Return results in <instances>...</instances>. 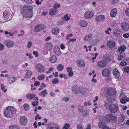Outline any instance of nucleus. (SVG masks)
<instances>
[{"instance_id":"1","label":"nucleus","mask_w":129,"mask_h":129,"mask_svg":"<svg viewBox=\"0 0 129 129\" xmlns=\"http://www.w3.org/2000/svg\"><path fill=\"white\" fill-rule=\"evenodd\" d=\"M32 8L31 6H25L24 7L23 16L24 18H29L32 16Z\"/></svg>"},{"instance_id":"2","label":"nucleus","mask_w":129,"mask_h":129,"mask_svg":"<svg viewBox=\"0 0 129 129\" xmlns=\"http://www.w3.org/2000/svg\"><path fill=\"white\" fill-rule=\"evenodd\" d=\"M15 113L14 109L13 107H8L5 110L4 114L7 117H12Z\"/></svg>"},{"instance_id":"3","label":"nucleus","mask_w":129,"mask_h":129,"mask_svg":"<svg viewBox=\"0 0 129 129\" xmlns=\"http://www.w3.org/2000/svg\"><path fill=\"white\" fill-rule=\"evenodd\" d=\"M109 110L112 113H116L119 110V107L116 104H111L109 105Z\"/></svg>"},{"instance_id":"4","label":"nucleus","mask_w":129,"mask_h":129,"mask_svg":"<svg viewBox=\"0 0 129 129\" xmlns=\"http://www.w3.org/2000/svg\"><path fill=\"white\" fill-rule=\"evenodd\" d=\"M105 119L108 121H110L113 123L117 121V118L111 114H107Z\"/></svg>"},{"instance_id":"5","label":"nucleus","mask_w":129,"mask_h":129,"mask_svg":"<svg viewBox=\"0 0 129 129\" xmlns=\"http://www.w3.org/2000/svg\"><path fill=\"white\" fill-rule=\"evenodd\" d=\"M20 120L21 125H22L25 126L27 124L28 120L26 117L23 116L20 117Z\"/></svg>"},{"instance_id":"6","label":"nucleus","mask_w":129,"mask_h":129,"mask_svg":"<svg viewBox=\"0 0 129 129\" xmlns=\"http://www.w3.org/2000/svg\"><path fill=\"white\" fill-rule=\"evenodd\" d=\"M36 67L38 71L40 73H43L45 70L44 67L41 64H38L36 65Z\"/></svg>"},{"instance_id":"7","label":"nucleus","mask_w":129,"mask_h":129,"mask_svg":"<svg viewBox=\"0 0 129 129\" xmlns=\"http://www.w3.org/2000/svg\"><path fill=\"white\" fill-rule=\"evenodd\" d=\"M4 43L5 44H6V45L8 47L11 48L14 46V42L12 41L6 40L4 41Z\"/></svg>"},{"instance_id":"8","label":"nucleus","mask_w":129,"mask_h":129,"mask_svg":"<svg viewBox=\"0 0 129 129\" xmlns=\"http://www.w3.org/2000/svg\"><path fill=\"white\" fill-rule=\"evenodd\" d=\"M121 26L123 31L127 30L129 29V25L128 23L124 22L121 23Z\"/></svg>"},{"instance_id":"9","label":"nucleus","mask_w":129,"mask_h":129,"mask_svg":"<svg viewBox=\"0 0 129 129\" xmlns=\"http://www.w3.org/2000/svg\"><path fill=\"white\" fill-rule=\"evenodd\" d=\"M85 17L87 18H90L93 17V14L91 11H87L84 14Z\"/></svg>"},{"instance_id":"10","label":"nucleus","mask_w":129,"mask_h":129,"mask_svg":"<svg viewBox=\"0 0 129 129\" xmlns=\"http://www.w3.org/2000/svg\"><path fill=\"white\" fill-rule=\"evenodd\" d=\"M59 126L54 123H50L48 127V129H59Z\"/></svg>"},{"instance_id":"11","label":"nucleus","mask_w":129,"mask_h":129,"mask_svg":"<svg viewBox=\"0 0 129 129\" xmlns=\"http://www.w3.org/2000/svg\"><path fill=\"white\" fill-rule=\"evenodd\" d=\"M44 27V25L42 24H40L37 25L35 29V31L38 32L41 30L43 29Z\"/></svg>"},{"instance_id":"12","label":"nucleus","mask_w":129,"mask_h":129,"mask_svg":"<svg viewBox=\"0 0 129 129\" xmlns=\"http://www.w3.org/2000/svg\"><path fill=\"white\" fill-rule=\"evenodd\" d=\"M97 64L99 67L104 68L106 66V63L104 60H101L98 62Z\"/></svg>"},{"instance_id":"13","label":"nucleus","mask_w":129,"mask_h":129,"mask_svg":"<svg viewBox=\"0 0 129 129\" xmlns=\"http://www.w3.org/2000/svg\"><path fill=\"white\" fill-rule=\"evenodd\" d=\"M113 74L115 78L118 79L120 77V74L119 72L117 69H115L113 70Z\"/></svg>"},{"instance_id":"14","label":"nucleus","mask_w":129,"mask_h":129,"mask_svg":"<svg viewBox=\"0 0 129 129\" xmlns=\"http://www.w3.org/2000/svg\"><path fill=\"white\" fill-rule=\"evenodd\" d=\"M113 74L115 78L118 79L120 77V74L119 72L117 69H115L113 70Z\"/></svg>"},{"instance_id":"15","label":"nucleus","mask_w":129,"mask_h":129,"mask_svg":"<svg viewBox=\"0 0 129 129\" xmlns=\"http://www.w3.org/2000/svg\"><path fill=\"white\" fill-rule=\"evenodd\" d=\"M107 45L109 48H112L115 46V42L113 41H110L107 42Z\"/></svg>"},{"instance_id":"16","label":"nucleus","mask_w":129,"mask_h":129,"mask_svg":"<svg viewBox=\"0 0 129 129\" xmlns=\"http://www.w3.org/2000/svg\"><path fill=\"white\" fill-rule=\"evenodd\" d=\"M77 63L78 66L80 67H82L85 64L83 60L80 59L77 60Z\"/></svg>"},{"instance_id":"17","label":"nucleus","mask_w":129,"mask_h":129,"mask_svg":"<svg viewBox=\"0 0 129 129\" xmlns=\"http://www.w3.org/2000/svg\"><path fill=\"white\" fill-rule=\"evenodd\" d=\"M117 9L116 8L113 9L110 12V15L112 17H115L117 11Z\"/></svg>"},{"instance_id":"18","label":"nucleus","mask_w":129,"mask_h":129,"mask_svg":"<svg viewBox=\"0 0 129 129\" xmlns=\"http://www.w3.org/2000/svg\"><path fill=\"white\" fill-rule=\"evenodd\" d=\"M102 75L104 76H107L109 75L110 71L108 69H103L102 71Z\"/></svg>"},{"instance_id":"19","label":"nucleus","mask_w":129,"mask_h":129,"mask_svg":"<svg viewBox=\"0 0 129 129\" xmlns=\"http://www.w3.org/2000/svg\"><path fill=\"white\" fill-rule=\"evenodd\" d=\"M105 18V17L103 15H101L97 16L96 18V20L97 21H103L104 20Z\"/></svg>"},{"instance_id":"20","label":"nucleus","mask_w":129,"mask_h":129,"mask_svg":"<svg viewBox=\"0 0 129 129\" xmlns=\"http://www.w3.org/2000/svg\"><path fill=\"white\" fill-rule=\"evenodd\" d=\"M87 22L85 20H82L79 22V24L81 26L85 27L87 24Z\"/></svg>"},{"instance_id":"21","label":"nucleus","mask_w":129,"mask_h":129,"mask_svg":"<svg viewBox=\"0 0 129 129\" xmlns=\"http://www.w3.org/2000/svg\"><path fill=\"white\" fill-rule=\"evenodd\" d=\"M113 34L116 36H118L120 35L121 30L118 28H115L113 30Z\"/></svg>"},{"instance_id":"22","label":"nucleus","mask_w":129,"mask_h":129,"mask_svg":"<svg viewBox=\"0 0 129 129\" xmlns=\"http://www.w3.org/2000/svg\"><path fill=\"white\" fill-rule=\"evenodd\" d=\"M57 13V11L55 9L53 8L50 10V14L51 15H55Z\"/></svg>"},{"instance_id":"23","label":"nucleus","mask_w":129,"mask_h":129,"mask_svg":"<svg viewBox=\"0 0 129 129\" xmlns=\"http://www.w3.org/2000/svg\"><path fill=\"white\" fill-rule=\"evenodd\" d=\"M32 74V73L31 71L29 70L25 74L24 77L26 78H28L30 77Z\"/></svg>"},{"instance_id":"24","label":"nucleus","mask_w":129,"mask_h":129,"mask_svg":"<svg viewBox=\"0 0 129 129\" xmlns=\"http://www.w3.org/2000/svg\"><path fill=\"white\" fill-rule=\"evenodd\" d=\"M126 49V48L124 45L118 48L117 51L118 52L120 51L124 52Z\"/></svg>"},{"instance_id":"25","label":"nucleus","mask_w":129,"mask_h":129,"mask_svg":"<svg viewBox=\"0 0 129 129\" xmlns=\"http://www.w3.org/2000/svg\"><path fill=\"white\" fill-rule=\"evenodd\" d=\"M36 95L34 94H28L26 96V97L28 98L30 100L34 98H36Z\"/></svg>"},{"instance_id":"26","label":"nucleus","mask_w":129,"mask_h":129,"mask_svg":"<svg viewBox=\"0 0 129 129\" xmlns=\"http://www.w3.org/2000/svg\"><path fill=\"white\" fill-rule=\"evenodd\" d=\"M106 125L105 123L103 122H100L98 124V126L99 127L102 128V129L105 127Z\"/></svg>"},{"instance_id":"27","label":"nucleus","mask_w":129,"mask_h":129,"mask_svg":"<svg viewBox=\"0 0 129 129\" xmlns=\"http://www.w3.org/2000/svg\"><path fill=\"white\" fill-rule=\"evenodd\" d=\"M59 29L57 28H54L52 30V33L53 34L56 35L58 33Z\"/></svg>"},{"instance_id":"28","label":"nucleus","mask_w":129,"mask_h":129,"mask_svg":"<svg viewBox=\"0 0 129 129\" xmlns=\"http://www.w3.org/2000/svg\"><path fill=\"white\" fill-rule=\"evenodd\" d=\"M92 38V35L90 34L85 36L84 38V40L86 41H89Z\"/></svg>"},{"instance_id":"29","label":"nucleus","mask_w":129,"mask_h":129,"mask_svg":"<svg viewBox=\"0 0 129 129\" xmlns=\"http://www.w3.org/2000/svg\"><path fill=\"white\" fill-rule=\"evenodd\" d=\"M104 58L106 60L110 61V56L108 54H105L104 56Z\"/></svg>"},{"instance_id":"30","label":"nucleus","mask_w":129,"mask_h":129,"mask_svg":"<svg viewBox=\"0 0 129 129\" xmlns=\"http://www.w3.org/2000/svg\"><path fill=\"white\" fill-rule=\"evenodd\" d=\"M73 91L75 93H77L80 89L77 86H74L72 88Z\"/></svg>"},{"instance_id":"31","label":"nucleus","mask_w":129,"mask_h":129,"mask_svg":"<svg viewBox=\"0 0 129 129\" xmlns=\"http://www.w3.org/2000/svg\"><path fill=\"white\" fill-rule=\"evenodd\" d=\"M46 48L47 49L49 50V51H51V49H52L51 44L49 43H47L46 45Z\"/></svg>"},{"instance_id":"32","label":"nucleus","mask_w":129,"mask_h":129,"mask_svg":"<svg viewBox=\"0 0 129 129\" xmlns=\"http://www.w3.org/2000/svg\"><path fill=\"white\" fill-rule=\"evenodd\" d=\"M56 58L55 56L53 55L51 57L50 61L52 63H54L56 61Z\"/></svg>"},{"instance_id":"33","label":"nucleus","mask_w":129,"mask_h":129,"mask_svg":"<svg viewBox=\"0 0 129 129\" xmlns=\"http://www.w3.org/2000/svg\"><path fill=\"white\" fill-rule=\"evenodd\" d=\"M125 118V117L123 115L121 114L118 118V120L119 121L122 122L124 120Z\"/></svg>"},{"instance_id":"34","label":"nucleus","mask_w":129,"mask_h":129,"mask_svg":"<svg viewBox=\"0 0 129 129\" xmlns=\"http://www.w3.org/2000/svg\"><path fill=\"white\" fill-rule=\"evenodd\" d=\"M10 14L7 11H5L3 12V17L4 18H6L10 16Z\"/></svg>"},{"instance_id":"35","label":"nucleus","mask_w":129,"mask_h":129,"mask_svg":"<svg viewBox=\"0 0 129 129\" xmlns=\"http://www.w3.org/2000/svg\"><path fill=\"white\" fill-rule=\"evenodd\" d=\"M124 55V53L123 52H121L118 56V59L119 60H121L122 59Z\"/></svg>"},{"instance_id":"36","label":"nucleus","mask_w":129,"mask_h":129,"mask_svg":"<svg viewBox=\"0 0 129 129\" xmlns=\"http://www.w3.org/2000/svg\"><path fill=\"white\" fill-rule=\"evenodd\" d=\"M127 97L126 96L120 100L122 104L125 103L127 102Z\"/></svg>"},{"instance_id":"37","label":"nucleus","mask_w":129,"mask_h":129,"mask_svg":"<svg viewBox=\"0 0 129 129\" xmlns=\"http://www.w3.org/2000/svg\"><path fill=\"white\" fill-rule=\"evenodd\" d=\"M63 66L61 64H59L57 66V68L59 71H62L63 69Z\"/></svg>"},{"instance_id":"38","label":"nucleus","mask_w":129,"mask_h":129,"mask_svg":"<svg viewBox=\"0 0 129 129\" xmlns=\"http://www.w3.org/2000/svg\"><path fill=\"white\" fill-rule=\"evenodd\" d=\"M69 14H67L64 16V17L63 18V19L64 20H65L66 21H68L70 19V18L68 16Z\"/></svg>"},{"instance_id":"39","label":"nucleus","mask_w":129,"mask_h":129,"mask_svg":"<svg viewBox=\"0 0 129 129\" xmlns=\"http://www.w3.org/2000/svg\"><path fill=\"white\" fill-rule=\"evenodd\" d=\"M9 128L10 129H19V126L16 125L10 126Z\"/></svg>"},{"instance_id":"40","label":"nucleus","mask_w":129,"mask_h":129,"mask_svg":"<svg viewBox=\"0 0 129 129\" xmlns=\"http://www.w3.org/2000/svg\"><path fill=\"white\" fill-rule=\"evenodd\" d=\"M59 80L57 78H55L53 79L52 81V83L54 84H57L59 83Z\"/></svg>"},{"instance_id":"41","label":"nucleus","mask_w":129,"mask_h":129,"mask_svg":"<svg viewBox=\"0 0 129 129\" xmlns=\"http://www.w3.org/2000/svg\"><path fill=\"white\" fill-rule=\"evenodd\" d=\"M47 94V93L46 89H45L44 90L42 91L41 93L40 94V95H41L42 94L43 95V97L45 96V94Z\"/></svg>"},{"instance_id":"42","label":"nucleus","mask_w":129,"mask_h":129,"mask_svg":"<svg viewBox=\"0 0 129 129\" xmlns=\"http://www.w3.org/2000/svg\"><path fill=\"white\" fill-rule=\"evenodd\" d=\"M45 77V76L44 75H41L39 76L38 77V80H42L44 79Z\"/></svg>"},{"instance_id":"43","label":"nucleus","mask_w":129,"mask_h":129,"mask_svg":"<svg viewBox=\"0 0 129 129\" xmlns=\"http://www.w3.org/2000/svg\"><path fill=\"white\" fill-rule=\"evenodd\" d=\"M86 90L84 88L81 89L80 90L81 93L83 94H85L86 93Z\"/></svg>"},{"instance_id":"44","label":"nucleus","mask_w":129,"mask_h":129,"mask_svg":"<svg viewBox=\"0 0 129 129\" xmlns=\"http://www.w3.org/2000/svg\"><path fill=\"white\" fill-rule=\"evenodd\" d=\"M60 6V5L57 3L55 4L54 6V9H55L56 10H57V9L59 8Z\"/></svg>"},{"instance_id":"45","label":"nucleus","mask_w":129,"mask_h":129,"mask_svg":"<svg viewBox=\"0 0 129 129\" xmlns=\"http://www.w3.org/2000/svg\"><path fill=\"white\" fill-rule=\"evenodd\" d=\"M24 107L25 110L26 111L28 110L29 108V106L26 104H24Z\"/></svg>"},{"instance_id":"46","label":"nucleus","mask_w":129,"mask_h":129,"mask_svg":"<svg viewBox=\"0 0 129 129\" xmlns=\"http://www.w3.org/2000/svg\"><path fill=\"white\" fill-rule=\"evenodd\" d=\"M106 76V80L107 81H109L111 80V78L109 75H107V76Z\"/></svg>"},{"instance_id":"47","label":"nucleus","mask_w":129,"mask_h":129,"mask_svg":"<svg viewBox=\"0 0 129 129\" xmlns=\"http://www.w3.org/2000/svg\"><path fill=\"white\" fill-rule=\"evenodd\" d=\"M114 92L113 90H111L110 91H109L108 90H107V93L110 95H114V93H112V92Z\"/></svg>"},{"instance_id":"48","label":"nucleus","mask_w":129,"mask_h":129,"mask_svg":"<svg viewBox=\"0 0 129 129\" xmlns=\"http://www.w3.org/2000/svg\"><path fill=\"white\" fill-rule=\"evenodd\" d=\"M124 71L127 73H129V67L125 68L124 69Z\"/></svg>"},{"instance_id":"49","label":"nucleus","mask_w":129,"mask_h":129,"mask_svg":"<svg viewBox=\"0 0 129 129\" xmlns=\"http://www.w3.org/2000/svg\"><path fill=\"white\" fill-rule=\"evenodd\" d=\"M111 28L108 27L107 29L105 31L106 33L108 34H109V31H111Z\"/></svg>"},{"instance_id":"50","label":"nucleus","mask_w":129,"mask_h":129,"mask_svg":"<svg viewBox=\"0 0 129 129\" xmlns=\"http://www.w3.org/2000/svg\"><path fill=\"white\" fill-rule=\"evenodd\" d=\"M70 124H68L66 123L65 124V125L64 126V127L66 129H67L68 128H69L70 127Z\"/></svg>"},{"instance_id":"51","label":"nucleus","mask_w":129,"mask_h":129,"mask_svg":"<svg viewBox=\"0 0 129 129\" xmlns=\"http://www.w3.org/2000/svg\"><path fill=\"white\" fill-rule=\"evenodd\" d=\"M11 77L13 78V79L11 80V81L12 82H13L16 80V78L13 75H11V76L9 78H10Z\"/></svg>"},{"instance_id":"52","label":"nucleus","mask_w":129,"mask_h":129,"mask_svg":"<svg viewBox=\"0 0 129 129\" xmlns=\"http://www.w3.org/2000/svg\"><path fill=\"white\" fill-rule=\"evenodd\" d=\"M83 126L80 124H78L77 125V129H83Z\"/></svg>"},{"instance_id":"53","label":"nucleus","mask_w":129,"mask_h":129,"mask_svg":"<svg viewBox=\"0 0 129 129\" xmlns=\"http://www.w3.org/2000/svg\"><path fill=\"white\" fill-rule=\"evenodd\" d=\"M33 54L36 57H38L39 56L38 53L37 51H34L33 52Z\"/></svg>"},{"instance_id":"54","label":"nucleus","mask_w":129,"mask_h":129,"mask_svg":"<svg viewBox=\"0 0 129 129\" xmlns=\"http://www.w3.org/2000/svg\"><path fill=\"white\" fill-rule=\"evenodd\" d=\"M123 36L125 38H127L129 36V34L128 33L124 34L123 35Z\"/></svg>"},{"instance_id":"55","label":"nucleus","mask_w":129,"mask_h":129,"mask_svg":"<svg viewBox=\"0 0 129 129\" xmlns=\"http://www.w3.org/2000/svg\"><path fill=\"white\" fill-rule=\"evenodd\" d=\"M31 45H32L31 42L30 41H29L28 42V43L27 44V47L28 48H30L31 47Z\"/></svg>"},{"instance_id":"56","label":"nucleus","mask_w":129,"mask_h":129,"mask_svg":"<svg viewBox=\"0 0 129 129\" xmlns=\"http://www.w3.org/2000/svg\"><path fill=\"white\" fill-rule=\"evenodd\" d=\"M53 69L52 67H51V68H49V70L47 72V73H47V74H48V73H49L51 72H52L53 71Z\"/></svg>"},{"instance_id":"57","label":"nucleus","mask_w":129,"mask_h":129,"mask_svg":"<svg viewBox=\"0 0 129 129\" xmlns=\"http://www.w3.org/2000/svg\"><path fill=\"white\" fill-rule=\"evenodd\" d=\"M40 83L38 81H35L34 84L35 86H36L38 85H40Z\"/></svg>"},{"instance_id":"58","label":"nucleus","mask_w":129,"mask_h":129,"mask_svg":"<svg viewBox=\"0 0 129 129\" xmlns=\"http://www.w3.org/2000/svg\"><path fill=\"white\" fill-rule=\"evenodd\" d=\"M4 48V45L1 44H0V50H3Z\"/></svg>"},{"instance_id":"59","label":"nucleus","mask_w":129,"mask_h":129,"mask_svg":"<svg viewBox=\"0 0 129 129\" xmlns=\"http://www.w3.org/2000/svg\"><path fill=\"white\" fill-rule=\"evenodd\" d=\"M26 55L27 56H28L29 58L30 59H32V54H30L29 53H26Z\"/></svg>"},{"instance_id":"60","label":"nucleus","mask_w":129,"mask_h":129,"mask_svg":"<svg viewBox=\"0 0 129 129\" xmlns=\"http://www.w3.org/2000/svg\"><path fill=\"white\" fill-rule=\"evenodd\" d=\"M82 115L83 116H87L88 115V113L86 112H85L82 113Z\"/></svg>"},{"instance_id":"61","label":"nucleus","mask_w":129,"mask_h":129,"mask_svg":"<svg viewBox=\"0 0 129 129\" xmlns=\"http://www.w3.org/2000/svg\"><path fill=\"white\" fill-rule=\"evenodd\" d=\"M125 13L127 15L129 16V8L126 10Z\"/></svg>"},{"instance_id":"62","label":"nucleus","mask_w":129,"mask_h":129,"mask_svg":"<svg viewBox=\"0 0 129 129\" xmlns=\"http://www.w3.org/2000/svg\"><path fill=\"white\" fill-rule=\"evenodd\" d=\"M69 100V98L68 97H65L63 99V100L67 102Z\"/></svg>"},{"instance_id":"63","label":"nucleus","mask_w":129,"mask_h":129,"mask_svg":"<svg viewBox=\"0 0 129 129\" xmlns=\"http://www.w3.org/2000/svg\"><path fill=\"white\" fill-rule=\"evenodd\" d=\"M67 72H69L71 71H72V67L67 68Z\"/></svg>"},{"instance_id":"64","label":"nucleus","mask_w":129,"mask_h":129,"mask_svg":"<svg viewBox=\"0 0 129 129\" xmlns=\"http://www.w3.org/2000/svg\"><path fill=\"white\" fill-rule=\"evenodd\" d=\"M73 74V72L72 71H71L69 72L68 75L70 77H71L72 76Z\"/></svg>"}]
</instances>
